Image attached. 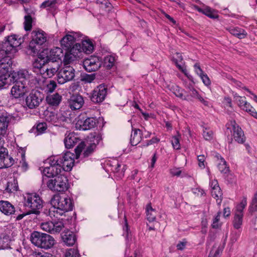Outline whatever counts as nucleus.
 <instances>
[{
  "label": "nucleus",
  "instance_id": "nucleus-1",
  "mask_svg": "<svg viewBox=\"0 0 257 257\" xmlns=\"http://www.w3.org/2000/svg\"><path fill=\"white\" fill-rule=\"evenodd\" d=\"M52 207L49 210L50 215L52 212L62 215L66 212L72 210L73 204L71 199L66 195H54L51 199Z\"/></svg>",
  "mask_w": 257,
  "mask_h": 257
},
{
  "label": "nucleus",
  "instance_id": "nucleus-2",
  "mask_svg": "<svg viewBox=\"0 0 257 257\" xmlns=\"http://www.w3.org/2000/svg\"><path fill=\"white\" fill-rule=\"evenodd\" d=\"M101 140L99 135L91 137L89 141H87V146L83 142H81L75 149L76 156L79 157L82 155L83 157H87L91 155L94 151L96 145Z\"/></svg>",
  "mask_w": 257,
  "mask_h": 257
},
{
  "label": "nucleus",
  "instance_id": "nucleus-3",
  "mask_svg": "<svg viewBox=\"0 0 257 257\" xmlns=\"http://www.w3.org/2000/svg\"><path fill=\"white\" fill-rule=\"evenodd\" d=\"M30 240L38 247L46 249L52 248L55 243L54 237L50 235L37 231L31 234Z\"/></svg>",
  "mask_w": 257,
  "mask_h": 257
},
{
  "label": "nucleus",
  "instance_id": "nucleus-4",
  "mask_svg": "<svg viewBox=\"0 0 257 257\" xmlns=\"http://www.w3.org/2000/svg\"><path fill=\"white\" fill-rule=\"evenodd\" d=\"M24 205L29 208L31 214L36 215L40 213L43 206V201L40 196L36 193H27L24 196Z\"/></svg>",
  "mask_w": 257,
  "mask_h": 257
},
{
  "label": "nucleus",
  "instance_id": "nucleus-5",
  "mask_svg": "<svg viewBox=\"0 0 257 257\" xmlns=\"http://www.w3.org/2000/svg\"><path fill=\"white\" fill-rule=\"evenodd\" d=\"M31 37L32 40L29 45V49L33 53H38L41 46L46 42V34L41 30H34L31 33Z\"/></svg>",
  "mask_w": 257,
  "mask_h": 257
},
{
  "label": "nucleus",
  "instance_id": "nucleus-6",
  "mask_svg": "<svg viewBox=\"0 0 257 257\" xmlns=\"http://www.w3.org/2000/svg\"><path fill=\"white\" fill-rule=\"evenodd\" d=\"M47 187L51 190L57 192H65L69 188L67 177L62 174L56 176L54 179H50L47 183Z\"/></svg>",
  "mask_w": 257,
  "mask_h": 257
},
{
  "label": "nucleus",
  "instance_id": "nucleus-7",
  "mask_svg": "<svg viewBox=\"0 0 257 257\" xmlns=\"http://www.w3.org/2000/svg\"><path fill=\"white\" fill-rule=\"evenodd\" d=\"M75 76V70L69 65H64L57 73V81L59 84H63L73 80Z\"/></svg>",
  "mask_w": 257,
  "mask_h": 257
},
{
  "label": "nucleus",
  "instance_id": "nucleus-8",
  "mask_svg": "<svg viewBox=\"0 0 257 257\" xmlns=\"http://www.w3.org/2000/svg\"><path fill=\"white\" fill-rule=\"evenodd\" d=\"M44 94L39 90H32L26 98V104L30 109H34L39 106L44 99Z\"/></svg>",
  "mask_w": 257,
  "mask_h": 257
},
{
  "label": "nucleus",
  "instance_id": "nucleus-9",
  "mask_svg": "<svg viewBox=\"0 0 257 257\" xmlns=\"http://www.w3.org/2000/svg\"><path fill=\"white\" fill-rule=\"evenodd\" d=\"M44 115L47 121L56 126L61 125L62 123L67 120V117L62 111L55 113L54 112L47 110L45 111Z\"/></svg>",
  "mask_w": 257,
  "mask_h": 257
},
{
  "label": "nucleus",
  "instance_id": "nucleus-10",
  "mask_svg": "<svg viewBox=\"0 0 257 257\" xmlns=\"http://www.w3.org/2000/svg\"><path fill=\"white\" fill-rule=\"evenodd\" d=\"M63 227V223L61 221H48L41 224L42 230L52 234L60 232Z\"/></svg>",
  "mask_w": 257,
  "mask_h": 257
},
{
  "label": "nucleus",
  "instance_id": "nucleus-11",
  "mask_svg": "<svg viewBox=\"0 0 257 257\" xmlns=\"http://www.w3.org/2000/svg\"><path fill=\"white\" fill-rule=\"evenodd\" d=\"M106 93L107 88L104 85H99L93 91L91 100L94 103H100L104 100Z\"/></svg>",
  "mask_w": 257,
  "mask_h": 257
},
{
  "label": "nucleus",
  "instance_id": "nucleus-12",
  "mask_svg": "<svg viewBox=\"0 0 257 257\" xmlns=\"http://www.w3.org/2000/svg\"><path fill=\"white\" fill-rule=\"evenodd\" d=\"M43 51L45 52L44 55H46L45 58L48 62L50 61L58 62L57 61L61 60V58L64 56L63 50L59 47H54L50 50L46 49Z\"/></svg>",
  "mask_w": 257,
  "mask_h": 257
},
{
  "label": "nucleus",
  "instance_id": "nucleus-13",
  "mask_svg": "<svg viewBox=\"0 0 257 257\" xmlns=\"http://www.w3.org/2000/svg\"><path fill=\"white\" fill-rule=\"evenodd\" d=\"M102 62L97 57L91 56L83 61V67L89 72L97 70L101 66Z\"/></svg>",
  "mask_w": 257,
  "mask_h": 257
},
{
  "label": "nucleus",
  "instance_id": "nucleus-14",
  "mask_svg": "<svg viewBox=\"0 0 257 257\" xmlns=\"http://www.w3.org/2000/svg\"><path fill=\"white\" fill-rule=\"evenodd\" d=\"M45 51H43L40 53L38 58L33 63V71L37 74H44L45 68L44 66L48 63L45 58Z\"/></svg>",
  "mask_w": 257,
  "mask_h": 257
},
{
  "label": "nucleus",
  "instance_id": "nucleus-15",
  "mask_svg": "<svg viewBox=\"0 0 257 257\" xmlns=\"http://www.w3.org/2000/svg\"><path fill=\"white\" fill-rule=\"evenodd\" d=\"M28 72L25 70H20L17 72H13L9 76V80L12 82H20L21 83H27Z\"/></svg>",
  "mask_w": 257,
  "mask_h": 257
},
{
  "label": "nucleus",
  "instance_id": "nucleus-16",
  "mask_svg": "<svg viewBox=\"0 0 257 257\" xmlns=\"http://www.w3.org/2000/svg\"><path fill=\"white\" fill-rule=\"evenodd\" d=\"M98 122L95 117H88L85 119H79L76 122V127L82 130H88L94 128Z\"/></svg>",
  "mask_w": 257,
  "mask_h": 257
},
{
  "label": "nucleus",
  "instance_id": "nucleus-17",
  "mask_svg": "<svg viewBox=\"0 0 257 257\" xmlns=\"http://www.w3.org/2000/svg\"><path fill=\"white\" fill-rule=\"evenodd\" d=\"M74 155L69 152H67L64 156L61 157L62 160L61 166L65 171H70L72 169L74 164Z\"/></svg>",
  "mask_w": 257,
  "mask_h": 257
},
{
  "label": "nucleus",
  "instance_id": "nucleus-18",
  "mask_svg": "<svg viewBox=\"0 0 257 257\" xmlns=\"http://www.w3.org/2000/svg\"><path fill=\"white\" fill-rule=\"evenodd\" d=\"M13 118L12 114L5 111L0 113V136H4L6 134L9 123Z\"/></svg>",
  "mask_w": 257,
  "mask_h": 257
},
{
  "label": "nucleus",
  "instance_id": "nucleus-19",
  "mask_svg": "<svg viewBox=\"0 0 257 257\" xmlns=\"http://www.w3.org/2000/svg\"><path fill=\"white\" fill-rule=\"evenodd\" d=\"M13 83L15 84L12 87L11 91V94L13 97L15 98H20L28 91V89L26 84L20 82Z\"/></svg>",
  "mask_w": 257,
  "mask_h": 257
},
{
  "label": "nucleus",
  "instance_id": "nucleus-20",
  "mask_svg": "<svg viewBox=\"0 0 257 257\" xmlns=\"http://www.w3.org/2000/svg\"><path fill=\"white\" fill-rule=\"evenodd\" d=\"M230 125L233 130V136L234 140L239 144H243L245 142V137L241 128L236 123L234 120H231Z\"/></svg>",
  "mask_w": 257,
  "mask_h": 257
},
{
  "label": "nucleus",
  "instance_id": "nucleus-21",
  "mask_svg": "<svg viewBox=\"0 0 257 257\" xmlns=\"http://www.w3.org/2000/svg\"><path fill=\"white\" fill-rule=\"evenodd\" d=\"M68 104L72 110H77L82 107L84 104V100L80 95H73L68 100Z\"/></svg>",
  "mask_w": 257,
  "mask_h": 257
},
{
  "label": "nucleus",
  "instance_id": "nucleus-22",
  "mask_svg": "<svg viewBox=\"0 0 257 257\" xmlns=\"http://www.w3.org/2000/svg\"><path fill=\"white\" fill-rule=\"evenodd\" d=\"M76 36V33L74 32H70V34H67L60 41L61 46L66 50H69L74 45Z\"/></svg>",
  "mask_w": 257,
  "mask_h": 257
},
{
  "label": "nucleus",
  "instance_id": "nucleus-23",
  "mask_svg": "<svg viewBox=\"0 0 257 257\" xmlns=\"http://www.w3.org/2000/svg\"><path fill=\"white\" fill-rule=\"evenodd\" d=\"M61 237L63 242L68 246H72L76 240L75 234L69 230L63 231L61 233Z\"/></svg>",
  "mask_w": 257,
  "mask_h": 257
},
{
  "label": "nucleus",
  "instance_id": "nucleus-24",
  "mask_svg": "<svg viewBox=\"0 0 257 257\" xmlns=\"http://www.w3.org/2000/svg\"><path fill=\"white\" fill-rule=\"evenodd\" d=\"M0 211L6 215L14 214L15 212V206L8 201H0Z\"/></svg>",
  "mask_w": 257,
  "mask_h": 257
},
{
  "label": "nucleus",
  "instance_id": "nucleus-25",
  "mask_svg": "<svg viewBox=\"0 0 257 257\" xmlns=\"http://www.w3.org/2000/svg\"><path fill=\"white\" fill-rule=\"evenodd\" d=\"M80 139L73 133L66 134L64 143L66 148L70 149L73 148L77 143L80 141Z\"/></svg>",
  "mask_w": 257,
  "mask_h": 257
},
{
  "label": "nucleus",
  "instance_id": "nucleus-26",
  "mask_svg": "<svg viewBox=\"0 0 257 257\" xmlns=\"http://www.w3.org/2000/svg\"><path fill=\"white\" fill-rule=\"evenodd\" d=\"M61 69L59 62H52L50 64H48V67L45 69L44 73H46V76L48 77H53Z\"/></svg>",
  "mask_w": 257,
  "mask_h": 257
},
{
  "label": "nucleus",
  "instance_id": "nucleus-27",
  "mask_svg": "<svg viewBox=\"0 0 257 257\" xmlns=\"http://www.w3.org/2000/svg\"><path fill=\"white\" fill-rule=\"evenodd\" d=\"M143 133L140 129L133 128L131 136L130 143L133 146H137L142 139Z\"/></svg>",
  "mask_w": 257,
  "mask_h": 257
},
{
  "label": "nucleus",
  "instance_id": "nucleus-28",
  "mask_svg": "<svg viewBox=\"0 0 257 257\" xmlns=\"http://www.w3.org/2000/svg\"><path fill=\"white\" fill-rule=\"evenodd\" d=\"M11 239L10 236L3 229H0V246L2 249L10 247Z\"/></svg>",
  "mask_w": 257,
  "mask_h": 257
},
{
  "label": "nucleus",
  "instance_id": "nucleus-29",
  "mask_svg": "<svg viewBox=\"0 0 257 257\" xmlns=\"http://www.w3.org/2000/svg\"><path fill=\"white\" fill-rule=\"evenodd\" d=\"M46 101L48 104L53 106H57L62 101V96L58 93L49 95L47 96Z\"/></svg>",
  "mask_w": 257,
  "mask_h": 257
},
{
  "label": "nucleus",
  "instance_id": "nucleus-30",
  "mask_svg": "<svg viewBox=\"0 0 257 257\" xmlns=\"http://www.w3.org/2000/svg\"><path fill=\"white\" fill-rule=\"evenodd\" d=\"M227 30L231 35L239 39H243L247 35L243 29L237 27H229L227 29Z\"/></svg>",
  "mask_w": 257,
  "mask_h": 257
},
{
  "label": "nucleus",
  "instance_id": "nucleus-31",
  "mask_svg": "<svg viewBox=\"0 0 257 257\" xmlns=\"http://www.w3.org/2000/svg\"><path fill=\"white\" fill-rule=\"evenodd\" d=\"M94 49L92 42L89 40H84L81 44V50L87 54L91 53Z\"/></svg>",
  "mask_w": 257,
  "mask_h": 257
},
{
  "label": "nucleus",
  "instance_id": "nucleus-32",
  "mask_svg": "<svg viewBox=\"0 0 257 257\" xmlns=\"http://www.w3.org/2000/svg\"><path fill=\"white\" fill-rule=\"evenodd\" d=\"M6 39L14 49L19 46L24 41L23 39L18 38V36L16 35L9 36Z\"/></svg>",
  "mask_w": 257,
  "mask_h": 257
},
{
  "label": "nucleus",
  "instance_id": "nucleus-33",
  "mask_svg": "<svg viewBox=\"0 0 257 257\" xmlns=\"http://www.w3.org/2000/svg\"><path fill=\"white\" fill-rule=\"evenodd\" d=\"M156 211L154 209L151 204H147L146 206V215L148 220L150 222L154 221L156 219Z\"/></svg>",
  "mask_w": 257,
  "mask_h": 257
},
{
  "label": "nucleus",
  "instance_id": "nucleus-34",
  "mask_svg": "<svg viewBox=\"0 0 257 257\" xmlns=\"http://www.w3.org/2000/svg\"><path fill=\"white\" fill-rule=\"evenodd\" d=\"M57 3V0H47L43 2L40 6L41 9H46L47 11L51 9H54Z\"/></svg>",
  "mask_w": 257,
  "mask_h": 257
},
{
  "label": "nucleus",
  "instance_id": "nucleus-35",
  "mask_svg": "<svg viewBox=\"0 0 257 257\" xmlns=\"http://www.w3.org/2000/svg\"><path fill=\"white\" fill-rule=\"evenodd\" d=\"M212 189L211 194L213 198L216 199V202L218 205H220L222 202V193L219 187Z\"/></svg>",
  "mask_w": 257,
  "mask_h": 257
},
{
  "label": "nucleus",
  "instance_id": "nucleus-36",
  "mask_svg": "<svg viewBox=\"0 0 257 257\" xmlns=\"http://www.w3.org/2000/svg\"><path fill=\"white\" fill-rule=\"evenodd\" d=\"M1 52H3L5 54H9L11 51L15 49L9 43V41L6 39L5 41L2 42L1 45Z\"/></svg>",
  "mask_w": 257,
  "mask_h": 257
},
{
  "label": "nucleus",
  "instance_id": "nucleus-37",
  "mask_svg": "<svg viewBox=\"0 0 257 257\" xmlns=\"http://www.w3.org/2000/svg\"><path fill=\"white\" fill-rule=\"evenodd\" d=\"M70 54H73L75 57H80L81 56V44L76 43L72 46L69 50H67Z\"/></svg>",
  "mask_w": 257,
  "mask_h": 257
},
{
  "label": "nucleus",
  "instance_id": "nucleus-38",
  "mask_svg": "<svg viewBox=\"0 0 257 257\" xmlns=\"http://www.w3.org/2000/svg\"><path fill=\"white\" fill-rule=\"evenodd\" d=\"M115 58L111 55L104 57L103 59V66L107 69H110L114 64Z\"/></svg>",
  "mask_w": 257,
  "mask_h": 257
},
{
  "label": "nucleus",
  "instance_id": "nucleus-39",
  "mask_svg": "<svg viewBox=\"0 0 257 257\" xmlns=\"http://www.w3.org/2000/svg\"><path fill=\"white\" fill-rule=\"evenodd\" d=\"M220 157V162L218 163V168L221 173L227 174L229 171V167L227 166L226 162L225 160L221 157Z\"/></svg>",
  "mask_w": 257,
  "mask_h": 257
},
{
  "label": "nucleus",
  "instance_id": "nucleus-40",
  "mask_svg": "<svg viewBox=\"0 0 257 257\" xmlns=\"http://www.w3.org/2000/svg\"><path fill=\"white\" fill-rule=\"evenodd\" d=\"M247 204L246 197H244L240 203L236 206L235 214L243 215V210Z\"/></svg>",
  "mask_w": 257,
  "mask_h": 257
},
{
  "label": "nucleus",
  "instance_id": "nucleus-41",
  "mask_svg": "<svg viewBox=\"0 0 257 257\" xmlns=\"http://www.w3.org/2000/svg\"><path fill=\"white\" fill-rule=\"evenodd\" d=\"M51 166H61L62 160L60 156H51L46 161Z\"/></svg>",
  "mask_w": 257,
  "mask_h": 257
},
{
  "label": "nucleus",
  "instance_id": "nucleus-42",
  "mask_svg": "<svg viewBox=\"0 0 257 257\" xmlns=\"http://www.w3.org/2000/svg\"><path fill=\"white\" fill-rule=\"evenodd\" d=\"M242 109L248 112L250 115L257 119V112L249 103H245L244 107H243Z\"/></svg>",
  "mask_w": 257,
  "mask_h": 257
},
{
  "label": "nucleus",
  "instance_id": "nucleus-43",
  "mask_svg": "<svg viewBox=\"0 0 257 257\" xmlns=\"http://www.w3.org/2000/svg\"><path fill=\"white\" fill-rule=\"evenodd\" d=\"M63 63L64 65H69L71 62L74 61L76 59L73 54H70L69 52L67 50L64 55Z\"/></svg>",
  "mask_w": 257,
  "mask_h": 257
},
{
  "label": "nucleus",
  "instance_id": "nucleus-44",
  "mask_svg": "<svg viewBox=\"0 0 257 257\" xmlns=\"http://www.w3.org/2000/svg\"><path fill=\"white\" fill-rule=\"evenodd\" d=\"M243 215L235 214L234 219L233 221V226L236 229H238L240 227L242 223Z\"/></svg>",
  "mask_w": 257,
  "mask_h": 257
},
{
  "label": "nucleus",
  "instance_id": "nucleus-45",
  "mask_svg": "<svg viewBox=\"0 0 257 257\" xmlns=\"http://www.w3.org/2000/svg\"><path fill=\"white\" fill-rule=\"evenodd\" d=\"M18 186L15 180L13 182H8L6 188V191L9 193H12L18 190Z\"/></svg>",
  "mask_w": 257,
  "mask_h": 257
},
{
  "label": "nucleus",
  "instance_id": "nucleus-46",
  "mask_svg": "<svg viewBox=\"0 0 257 257\" xmlns=\"http://www.w3.org/2000/svg\"><path fill=\"white\" fill-rule=\"evenodd\" d=\"M24 29L26 31H30L32 27V18L29 16H25L24 17Z\"/></svg>",
  "mask_w": 257,
  "mask_h": 257
},
{
  "label": "nucleus",
  "instance_id": "nucleus-47",
  "mask_svg": "<svg viewBox=\"0 0 257 257\" xmlns=\"http://www.w3.org/2000/svg\"><path fill=\"white\" fill-rule=\"evenodd\" d=\"M54 166H49L45 167L43 170V173L48 177H55L56 175L54 171Z\"/></svg>",
  "mask_w": 257,
  "mask_h": 257
},
{
  "label": "nucleus",
  "instance_id": "nucleus-48",
  "mask_svg": "<svg viewBox=\"0 0 257 257\" xmlns=\"http://www.w3.org/2000/svg\"><path fill=\"white\" fill-rule=\"evenodd\" d=\"M203 14L211 19H216L218 17V15L208 7L204 9Z\"/></svg>",
  "mask_w": 257,
  "mask_h": 257
},
{
  "label": "nucleus",
  "instance_id": "nucleus-49",
  "mask_svg": "<svg viewBox=\"0 0 257 257\" xmlns=\"http://www.w3.org/2000/svg\"><path fill=\"white\" fill-rule=\"evenodd\" d=\"M204 138L207 141L211 140L213 138V132L209 128H205L202 133Z\"/></svg>",
  "mask_w": 257,
  "mask_h": 257
},
{
  "label": "nucleus",
  "instance_id": "nucleus-50",
  "mask_svg": "<svg viewBox=\"0 0 257 257\" xmlns=\"http://www.w3.org/2000/svg\"><path fill=\"white\" fill-rule=\"evenodd\" d=\"M180 135H178L177 136H174L172 138L171 140V143L172 146L174 149L176 150L180 149Z\"/></svg>",
  "mask_w": 257,
  "mask_h": 257
},
{
  "label": "nucleus",
  "instance_id": "nucleus-51",
  "mask_svg": "<svg viewBox=\"0 0 257 257\" xmlns=\"http://www.w3.org/2000/svg\"><path fill=\"white\" fill-rule=\"evenodd\" d=\"M249 209L250 212H251L256 211L257 210V191L254 194Z\"/></svg>",
  "mask_w": 257,
  "mask_h": 257
},
{
  "label": "nucleus",
  "instance_id": "nucleus-52",
  "mask_svg": "<svg viewBox=\"0 0 257 257\" xmlns=\"http://www.w3.org/2000/svg\"><path fill=\"white\" fill-rule=\"evenodd\" d=\"M20 166L24 171H26L29 168V165L26 161L25 154L22 153L21 154V160L20 162Z\"/></svg>",
  "mask_w": 257,
  "mask_h": 257
},
{
  "label": "nucleus",
  "instance_id": "nucleus-53",
  "mask_svg": "<svg viewBox=\"0 0 257 257\" xmlns=\"http://www.w3.org/2000/svg\"><path fill=\"white\" fill-rule=\"evenodd\" d=\"M65 257H79V254L77 250L70 248L65 252Z\"/></svg>",
  "mask_w": 257,
  "mask_h": 257
},
{
  "label": "nucleus",
  "instance_id": "nucleus-54",
  "mask_svg": "<svg viewBox=\"0 0 257 257\" xmlns=\"http://www.w3.org/2000/svg\"><path fill=\"white\" fill-rule=\"evenodd\" d=\"M57 87L56 82L54 80H50L47 84V90L50 93L53 92Z\"/></svg>",
  "mask_w": 257,
  "mask_h": 257
},
{
  "label": "nucleus",
  "instance_id": "nucleus-55",
  "mask_svg": "<svg viewBox=\"0 0 257 257\" xmlns=\"http://www.w3.org/2000/svg\"><path fill=\"white\" fill-rule=\"evenodd\" d=\"M117 170V172L114 173L115 176L119 179H120L124 176V172L126 170V166L123 165L122 167L121 166L120 168H118Z\"/></svg>",
  "mask_w": 257,
  "mask_h": 257
},
{
  "label": "nucleus",
  "instance_id": "nucleus-56",
  "mask_svg": "<svg viewBox=\"0 0 257 257\" xmlns=\"http://www.w3.org/2000/svg\"><path fill=\"white\" fill-rule=\"evenodd\" d=\"M47 128V125L45 122L39 123L36 126V129L40 133H44Z\"/></svg>",
  "mask_w": 257,
  "mask_h": 257
},
{
  "label": "nucleus",
  "instance_id": "nucleus-57",
  "mask_svg": "<svg viewBox=\"0 0 257 257\" xmlns=\"http://www.w3.org/2000/svg\"><path fill=\"white\" fill-rule=\"evenodd\" d=\"M95 74H86L83 76L82 80L85 82L91 83L95 79Z\"/></svg>",
  "mask_w": 257,
  "mask_h": 257
},
{
  "label": "nucleus",
  "instance_id": "nucleus-58",
  "mask_svg": "<svg viewBox=\"0 0 257 257\" xmlns=\"http://www.w3.org/2000/svg\"><path fill=\"white\" fill-rule=\"evenodd\" d=\"M205 157L204 155H199L197 156V160L199 162L198 165L201 169H204L205 167Z\"/></svg>",
  "mask_w": 257,
  "mask_h": 257
},
{
  "label": "nucleus",
  "instance_id": "nucleus-59",
  "mask_svg": "<svg viewBox=\"0 0 257 257\" xmlns=\"http://www.w3.org/2000/svg\"><path fill=\"white\" fill-rule=\"evenodd\" d=\"M110 165L111 166V170L114 173L115 172H117V169L118 168H120L121 167V164H120L119 163V162L116 161V160H115L113 162H112L110 164Z\"/></svg>",
  "mask_w": 257,
  "mask_h": 257
},
{
  "label": "nucleus",
  "instance_id": "nucleus-60",
  "mask_svg": "<svg viewBox=\"0 0 257 257\" xmlns=\"http://www.w3.org/2000/svg\"><path fill=\"white\" fill-rule=\"evenodd\" d=\"M96 3L98 4L104 6L105 8L111 9L112 7V5L108 0H97Z\"/></svg>",
  "mask_w": 257,
  "mask_h": 257
},
{
  "label": "nucleus",
  "instance_id": "nucleus-61",
  "mask_svg": "<svg viewBox=\"0 0 257 257\" xmlns=\"http://www.w3.org/2000/svg\"><path fill=\"white\" fill-rule=\"evenodd\" d=\"M200 77L202 79L203 83L206 86H209L210 85V84H211L210 80L206 74L204 73L203 74L201 75L200 76Z\"/></svg>",
  "mask_w": 257,
  "mask_h": 257
},
{
  "label": "nucleus",
  "instance_id": "nucleus-62",
  "mask_svg": "<svg viewBox=\"0 0 257 257\" xmlns=\"http://www.w3.org/2000/svg\"><path fill=\"white\" fill-rule=\"evenodd\" d=\"M221 212H218L217 215L213 219L212 226L214 228H217L219 227L218 221L219 220Z\"/></svg>",
  "mask_w": 257,
  "mask_h": 257
},
{
  "label": "nucleus",
  "instance_id": "nucleus-63",
  "mask_svg": "<svg viewBox=\"0 0 257 257\" xmlns=\"http://www.w3.org/2000/svg\"><path fill=\"white\" fill-rule=\"evenodd\" d=\"M9 78H6L5 75H0V88H3L8 82Z\"/></svg>",
  "mask_w": 257,
  "mask_h": 257
},
{
  "label": "nucleus",
  "instance_id": "nucleus-64",
  "mask_svg": "<svg viewBox=\"0 0 257 257\" xmlns=\"http://www.w3.org/2000/svg\"><path fill=\"white\" fill-rule=\"evenodd\" d=\"M236 97V100L238 102V105L240 108H241V109H243V107H244L245 103H248V102L245 100V98H243L242 97L239 96H237Z\"/></svg>",
  "mask_w": 257,
  "mask_h": 257
}]
</instances>
